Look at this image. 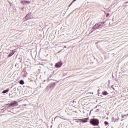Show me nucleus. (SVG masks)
<instances>
[{
    "instance_id": "nucleus-8",
    "label": "nucleus",
    "mask_w": 128,
    "mask_h": 128,
    "mask_svg": "<svg viewBox=\"0 0 128 128\" xmlns=\"http://www.w3.org/2000/svg\"><path fill=\"white\" fill-rule=\"evenodd\" d=\"M22 76H23V77H26L27 76V75H28V73L26 72V70H23L21 74Z\"/></svg>"
},
{
    "instance_id": "nucleus-20",
    "label": "nucleus",
    "mask_w": 128,
    "mask_h": 128,
    "mask_svg": "<svg viewBox=\"0 0 128 128\" xmlns=\"http://www.w3.org/2000/svg\"><path fill=\"white\" fill-rule=\"evenodd\" d=\"M87 94H89V93H87Z\"/></svg>"
},
{
    "instance_id": "nucleus-21",
    "label": "nucleus",
    "mask_w": 128,
    "mask_h": 128,
    "mask_svg": "<svg viewBox=\"0 0 128 128\" xmlns=\"http://www.w3.org/2000/svg\"><path fill=\"white\" fill-rule=\"evenodd\" d=\"M110 14H108V15H109Z\"/></svg>"
},
{
    "instance_id": "nucleus-13",
    "label": "nucleus",
    "mask_w": 128,
    "mask_h": 128,
    "mask_svg": "<svg viewBox=\"0 0 128 128\" xmlns=\"http://www.w3.org/2000/svg\"><path fill=\"white\" fill-rule=\"evenodd\" d=\"M20 84H22V85L24 84V81L23 80H20Z\"/></svg>"
},
{
    "instance_id": "nucleus-9",
    "label": "nucleus",
    "mask_w": 128,
    "mask_h": 128,
    "mask_svg": "<svg viewBox=\"0 0 128 128\" xmlns=\"http://www.w3.org/2000/svg\"><path fill=\"white\" fill-rule=\"evenodd\" d=\"M15 52H16L14 51V50H12L10 54H8V57L10 58V56H12Z\"/></svg>"
},
{
    "instance_id": "nucleus-15",
    "label": "nucleus",
    "mask_w": 128,
    "mask_h": 128,
    "mask_svg": "<svg viewBox=\"0 0 128 128\" xmlns=\"http://www.w3.org/2000/svg\"><path fill=\"white\" fill-rule=\"evenodd\" d=\"M104 124H106V126H108V122H105Z\"/></svg>"
},
{
    "instance_id": "nucleus-10",
    "label": "nucleus",
    "mask_w": 128,
    "mask_h": 128,
    "mask_svg": "<svg viewBox=\"0 0 128 128\" xmlns=\"http://www.w3.org/2000/svg\"><path fill=\"white\" fill-rule=\"evenodd\" d=\"M30 3L29 1H26V0H23V1H22V4H23V5H25V4H28Z\"/></svg>"
},
{
    "instance_id": "nucleus-6",
    "label": "nucleus",
    "mask_w": 128,
    "mask_h": 128,
    "mask_svg": "<svg viewBox=\"0 0 128 128\" xmlns=\"http://www.w3.org/2000/svg\"><path fill=\"white\" fill-rule=\"evenodd\" d=\"M88 118H83V119H78V120L81 121L83 123H86L88 122Z\"/></svg>"
},
{
    "instance_id": "nucleus-22",
    "label": "nucleus",
    "mask_w": 128,
    "mask_h": 128,
    "mask_svg": "<svg viewBox=\"0 0 128 128\" xmlns=\"http://www.w3.org/2000/svg\"><path fill=\"white\" fill-rule=\"evenodd\" d=\"M64 120H66V119L64 118Z\"/></svg>"
},
{
    "instance_id": "nucleus-17",
    "label": "nucleus",
    "mask_w": 128,
    "mask_h": 128,
    "mask_svg": "<svg viewBox=\"0 0 128 128\" xmlns=\"http://www.w3.org/2000/svg\"><path fill=\"white\" fill-rule=\"evenodd\" d=\"M76 0H73L72 2H76Z\"/></svg>"
},
{
    "instance_id": "nucleus-3",
    "label": "nucleus",
    "mask_w": 128,
    "mask_h": 128,
    "mask_svg": "<svg viewBox=\"0 0 128 128\" xmlns=\"http://www.w3.org/2000/svg\"><path fill=\"white\" fill-rule=\"evenodd\" d=\"M8 106L10 107L18 106V103L16 102V101L14 100L12 102L8 104Z\"/></svg>"
},
{
    "instance_id": "nucleus-19",
    "label": "nucleus",
    "mask_w": 128,
    "mask_h": 128,
    "mask_svg": "<svg viewBox=\"0 0 128 128\" xmlns=\"http://www.w3.org/2000/svg\"><path fill=\"white\" fill-rule=\"evenodd\" d=\"M64 48H66V46H64Z\"/></svg>"
},
{
    "instance_id": "nucleus-12",
    "label": "nucleus",
    "mask_w": 128,
    "mask_h": 128,
    "mask_svg": "<svg viewBox=\"0 0 128 128\" xmlns=\"http://www.w3.org/2000/svg\"><path fill=\"white\" fill-rule=\"evenodd\" d=\"M9 92V90L8 89V90H4L2 91V94H6V92Z\"/></svg>"
},
{
    "instance_id": "nucleus-2",
    "label": "nucleus",
    "mask_w": 128,
    "mask_h": 128,
    "mask_svg": "<svg viewBox=\"0 0 128 128\" xmlns=\"http://www.w3.org/2000/svg\"><path fill=\"white\" fill-rule=\"evenodd\" d=\"M90 123L92 126H98L100 124V122L98 120L92 118L90 120Z\"/></svg>"
},
{
    "instance_id": "nucleus-16",
    "label": "nucleus",
    "mask_w": 128,
    "mask_h": 128,
    "mask_svg": "<svg viewBox=\"0 0 128 128\" xmlns=\"http://www.w3.org/2000/svg\"><path fill=\"white\" fill-rule=\"evenodd\" d=\"M72 3H73V2H72L68 6V7H70V6L72 5Z\"/></svg>"
},
{
    "instance_id": "nucleus-18",
    "label": "nucleus",
    "mask_w": 128,
    "mask_h": 128,
    "mask_svg": "<svg viewBox=\"0 0 128 128\" xmlns=\"http://www.w3.org/2000/svg\"><path fill=\"white\" fill-rule=\"evenodd\" d=\"M60 118L63 119V118H61V117H60Z\"/></svg>"
},
{
    "instance_id": "nucleus-5",
    "label": "nucleus",
    "mask_w": 128,
    "mask_h": 128,
    "mask_svg": "<svg viewBox=\"0 0 128 128\" xmlns=\"http://www.w3.org/2000/svg\"><path fill=\"white\" fill-rule=\"evenodd\" d=\"M56 84L55 83H51L49 84V86H46V89L48 88H54Z\"/></svg>"
},
{
    "instance_id": "nucleus-4",
    "label": "nucleus",
    "mask_w": 128,
    "mask_h": 128,
    "mask_svg": "<svg viewBox=\"0 0 128 128\" xmlns=\"http://www.w3.org/2000/svg\"><path fill=\"white\" fill-rule=\"evenodd\" d=\"M62 62H61V61H60V62H58L56 64V65H55V67L56 68H61V66H62Z\"/></svg>"
},
{
    "instance_id": "nucleus-11",
    "label": "nucleus",
    "mask_w": 128,
    "mask_h": 128,
    "mask_svg": "<svg viewBox=\"0 0 128 128\" xmlns=\"http://www.w3.org/2000/svg\"><path fill=\"white\" fill-rule=\"evenodd\" d=\"M102 94L106 96V95L108 94V93L107 92V91H104L103 92H102Z\"/></svg>"
},
{
    "instance_id": "nucleus-1",
    "label": "nucleus",
    "mask_w": 128,
    "mask_h": 128,
    "mask_svg": "<svg viewBox=\"0 0 128 128\" xmlns=\"http://www.w3.org/2000/svg\"><path fill=\"white\" fill-rule=\"evenodd\" d=\"M104 22H98L96 23V24H95L92 28V29L95 30L102 28V27L104 26Z\"/></svg>"
},
{
    "instance_id": "nucleus-23",
    "label": "nucleus",
    "mask_w": 128,
    "mask_h": 128,
    "mask_svg": "<svg viewBox=\"0 0 128 128\" xmlns=\"http://www.w3.org/2000/svg\"><path fill=\"white\" fill-rule=\"evenodd\" d=\"M127 116H128V114H127Z\"/></svg>"
},
{
    "instance_id": "nucleus-14",
    "label": "nucleus",
    "mask_w": 128,
    "mask_h": 128,
    "mask_svg": "<svg viewBox=\"0 0 128 128\" xmlns=\"http://www.w3.org/2000/svg\"><path fill=\"white\" fill-rule=\"evenodd\" d=\"M127 116L126 114L122 115V120H124V119H123V118H124V116Z\"/></svg>"
},
{
    "instance_id": "nucleus-7",
    "label": "nucleus",
    "mask_w": 128,
    "mask_h": 128,
    "mask_svg": "<svg viewBox=\"0 0 128 128\" xmlns=\"http://www.w3.org/2000/svg\"><path fill=\"white\" fill-rule=\"evenodd\" d=\"M32 13L29 12L27 15L25 16V20L24 19V20H28V19H30V16H31Z\"/></svg>"
}]
</instances>
